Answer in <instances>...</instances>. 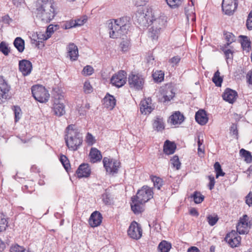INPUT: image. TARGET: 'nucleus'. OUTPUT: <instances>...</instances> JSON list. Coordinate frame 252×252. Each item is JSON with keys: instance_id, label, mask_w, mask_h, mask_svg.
Masks as SVG:
<instances>
[{"instance_id": "9b49d317", "label": "nucleus", "mask_w": 252, "mask_h": 252, "mask_svg": "<svg viewBox=\"0 0 252 252\" xmlns=\"http://www.w3.org/2000/svg\"><path fill=\"white\" fill-rule=\"evenodd\" d=\"M129 237L134 240H139L142 236V229L140 225L135 221H133L127 230Z\"/></svg>"}, {"instance_id": "c9c22d12", "label": "nucleus", "mask_w": 252, "mask_h": 252, "mask_svg": "<svg viewBox=\"0 0 252 252\" xmlns=\"http://www.w3.org/2000/svg\"><path fill=\"white\" fill-rule=\"evenodd\" d=\"M150 179L154 183V186L158 189H160L163 185V180L161 178L156 176H150Z\"/></svg>"}, {"instance_id": "1a4fd4ad", "label": "nucleus", "mask_w": 252, "mask_h": 252, "mask_svg": "<svg viewBox=\"0 0 252 252\" xmlns=\"http://www.w3.org/2000/svg\"><path fill=\"white\" fill-rule=\"evenodd\" d=\"M126 72L124 70H120L112 76L110 83L113 86L120 88L126 83Z\"/></svg>"}, {"instance_id": "72a5a7b5", "label": "nucleus", "mask_w": 252, "mask_h": 252, "mask_svg": "<svg viewBox=\"0 0 252 252\" xmlns=\"http://www.w3.org/2000/svg\"><path fill=\"white\" fill-rule=\"evenodd\" d=\"M240 156L244 158V160L248 163H250L252 162V156L251 153L244 149L240 150L239 152Z\"/></svg>"}, {"instance_id": "37998d69", "label": "nucleus", "mask_w": 252, "mask_h": 252, "mask_svg": "<svg viewBox=\"0 0 252 252\" xmlns=\"http://www.w3.org/2000/svg\"><path fill=\"white\" fill-rule=\"evenodd\" d=\"M167 4L172 8H176L180 6L183 0H165Z\"/></svg>"}, {"instance_id": "423d86ee", "label": "nucleus", "mask_w": 252, "mask_h": 252, "mask_svg": "<svg viewBox=\"0 0 252 252\" xmlns=\"http://www.w3.org/2000/svg\"><path fill=\"white\" fill-rule=\"evenodd\" d=\"M154 191L152 188L147 186H144L139 189L135 196L136 198L139 199L141 203L144 204L153 198Z\"/></svg>"}, {"instance_id": "39448f33", "label": "nucleus", "mask_w": 252, "mask_h": 252, "mask_svg": "<svg viewBox=\"0 0 252 252\" xmlns=\"http://www.w3.org/2000/svg\"><path fill=\"white\" fill-rule=\"evenodd\" d=\"M32 93L34 99L40 103L47 102L50 94L47 90L42 85H36L32 88Z\"/></svg>"}, {"instance_id": "412c9836", "label": "nucleus", "mask_w": 252, "mask_h": 252, "mask_svg": "<svg viewBox=\"0 0 252 252\" xmlns=\"http://www.w3.org/2000/svg\"><path fill=\"white\" fill-rule=\"evenodd\" d=\"M52 110L55 115L61 117L65 113V105L63 103L61 102L59 100H56L54 103Z\"/></svg>"}, {"instance_id": "2eb2a0df", "label": "nucleus", "mask_w": 252, "mask_h": 252, "mask_svg": "<svg viewBox=\"0 0 252 252\" xmlns=\"http://www.w3.org/2000/svg\"><path fill=\"white\" fill-rule=\"evenodd\" d=\"M103 217L102 214L97 211L93 212L88 220V223L92 227H96L100 225L102 223Z\"/></svg>"}, {"instance_id": "393cba45", "label": "nucleus", "mask_w": 252, "mask_h": 252, "mask_svg": "<svg viewBox=\"0 0 252 252\" xmlns=\"http://www.w3.org/2000/svg\"><path fill=\"white\" fill-rule=\"evenodd\" d=\"M116 100L115 97L107 94L103 98V105L105 108L109 110H112L115 106Z\"/></svg>"}, {"instance_id": "7ed1b4c3", "label": "nucleus", "mask_w": 252, "mask_h": 252, "mask_svg": "<svg viewBox=\"0 0 252 252\" xmlns=\"http://www.w3.org/2000/svg\"><path fill=\"white\" fill-rule=\"evenodd\" d=\"M110 24V37L112 38H117L127 33L131 23L130 18L126 16L114 20V22H111Z\"/></svg>"}, {"instance_id": "7c9ffc66", "label": "nucleus", "mask_w": 252, "mask_h": 252, "mask_svg": "<svg viewBox=\"0 0 252 252\" xmlns=\"http://www.w3.org/2000/svg\"><path fill=\"white\" fill-rule=\"evenodd\" d=\"M152 77L155 82L160 83L164 80V73L161 70H153Z\"/></svg>"}, {"instance_id": "69168bd1", "label": "nucleus", "mask_w": 252, "mask_h": 252, "mask_svg": "<svg viewBox=\"0 0 252 252\" xmlns=\"http://www.w3.org/2000/svg\"><path fill=\"white\" fill-rule=\"evenodd\" d=\"M246 203L251 206L252 205V192H250L246 197Z\"/></svg>"}, {"instance_id": "3c124183", "label": "nucleus", "mask_w": 252, "mask_h": 252, "mask_svg": "<svg viewBox=\"0 0 252 252\" xmlns=\"http://www.w3.org/2000/svg\"><path fill=\"white\" fill-rule=\"evenodd\" d=\"M37 39L38 40V42H43L45 40H47L49 38V35H48L47 33L45 32H39L37 33Z\"/></svg>"}, {"instance_id": "e433bc0d", "label": "nucleus", "mask_w": 252, "mask_h": 252, "mask_svg": "<svg viewBox=\"0 0 252 252\" xmlns=\"http://www.w3.org/2000/svg\"><path fill=\"white\" fill-rule=\"evenodd\" d=\"M212 81L217 87H220L223 81V79L220 76V72L217 70L214 74L212 78Z\"/></svg>"}, {"instance_id": "a878e982", "label": "nucleus", "mask_w": 252, "mask_h": 252, "mask_svg": "<svg viewBox=\"0 0 252 252\" xmlns=\"http://www.w3.org/2000/svg\"><path fill=\"white\" fill-rule=\"evenodd\" d=\"M176 148V145L175 142L167 140L164 142L163 151L165 155H172L175 152Z\"/></svg>"}, {"instance_id": "a19ab883", "label": "nucleus", "mask_w": 252, "mask_h": 252, "mask_svg": "<svg viewBox=\"0 0 252 252\" xmlns=\"http://www.w3.org/2000/svg\"><path fill=\"white\" fill-rule=\"evenodd\" d=\"M170 162L173 167L175 168L176 170H179L181 167V163L179 160L178 156H174L170 159Z\"/></svg>"}, {"instance_id": "a18cd8bd", "label": "nucleus", "mask_w": 252, "mask_h": 252, "mask_svg": "<svg viewBox=\"0 0 252 252\" xmlns=\"http://www.w3.org/2000/svg\"><path fill=\"white\" fill-rule=\"evenodd\" d=\"M27 250L23 246L18 245V244L13 245L10 247V252H26Z\"/></svg>"}, {"instance_id": "0e129e2a", "label": "nucleus", "mask_w": 252, "mask_h": 252, "mask_svg": "<svg viewBox=\"0 0 252 252\" xmlns=\"http://www.w3.org/2000/svg\"><path fill=\"white\" fill-rule=\"evenodd\" d=\"M76 22V26H80L83 25L87 21V19L85 18H81L76 20H74Z\"/></svg>"}, {"instance_id": "052dcab7", "label": "nucleus", "mask_w": 252, "mask_h": 252, "mask_svg": "<svg viewBox=\"0 0 252 252\" xmlns=\"http://www.w3.org/2000/svg\"><path fill=\"white\" fill-rule=\"evenodd\" d=\"M35 185L32 182H29L23 187V189H27L28 192H31L34 190V187Z\"/></svg>"}, {"instance_id": "c756f323", "label": "nucleus", "mask_w": 252, "mask_h": 252, "mask_svg": "<svg viewBox=\"0 0 252 252\" xmlns=\"http://www.w3.org/2000/svg\"><path fill=\"white\" fill-rule=\"evenodd\" d=\"M8 226V218L4 214L0 213V233L4 232Z\"/></svg>"}, {"instance_id": "f3484780", "label": "nucleus", "mask_w": 252, "mask_h": 252, "mask_svg": "<svg viewBox=\"0 0 252 252\" xmlns=\"http://www.w3.org/2000/svg\"><path fill=\"white\" fill-rule=\"evenodd\" d=\"M154 109L151 98H146L141 101L140 104V110L142 114L144 115L149 114Z\"/></svg>"}, {"instance_id": "774afa93", "label": "nucleus", "mask_w": 252, "mask_h": 252, "mask_svg": "<svg viewBox=\"0 0 252 252\" xmlns=\"http://www.w3.org/2000/svg\"><path fill=\"white\" fill-rule=\"evenodd\" d=\"M247 82L249 84L252 85V69L250 70L246 76Z\"/></svg>"}, {"instance_id": "4468645a", "label": "nucleus", "mask_w": 252, "mask_h": 252, "mask_svg": "<svg viewBox=\"0 0 252 252\" xmlns=\"http://www.w3.org/2000/svg\"><path fill=\"white\" fill-rule=\"evenodd\" d=\"M10 90V86L2 77H0V103L8 98Z\"/></svg>"}, {"instance_id": "20e7f679", "label": "nucleus", "mask_w": 252, "mask_h": 252, "mask_svg": "<svg viewBox=\"0 0 252 252\" xmlns=\"http://www.w3.org/2000/svg\"><path fill=\"white\" fill-rule=\"evenodd\" d=\"M73 125H69L65 129V141L69 149L76 151L82 144V137Z\"/></svg>"}, {"instance_id": "4c0bfd02", "label": "nucleus", "mask_w": 252, "mask_h": 252, "mask_svg": "<svg viewBox=\"0 0 252 252\" xmlns=\"http://www.w3.org/2000/svg\"><path fill=\"white\" fill-rule=\"evenodd\" d=\"M191 197L193 198L194 202L196 204L201 203L204 199V196L197 191H194Z\"/></svg>"}, {"instance_id": "dca6fc26", "label": "nucleus", "mask_w": 252, "mask_h": 252, "mask_svg": "<svg viewBox=\"0 0 252 252\" xmlns=\"http://www.w3.org/2000/svg\"><path fill=\"white\" fill-rule=\"evenodd\" d=\"M19 71L24 76L29 75L32 72V63L27 60H22L19 62Z\"/></svg>"}, {"instance_id": "f8f14e48", "label": "nucleus", "mask_w": 252, "mask_h": 252, "mask_svg": "<svg viewBox=\"0 0 252 252\" xmlns=\"http://www.w3.org/2000/svg\"><path fill=\"white\" fill-rule=\"evenodd\" d=\"M225 240L231 247L235 248L240 245L241 237L237 232L232 230L227 234Z\"/></svg>"}, {"instance_id": "e2e57ef3", "label": "nucleus", "mask_w": 252, "mask_h": 252, "mask_svg": "<svg viewBox=\"0 0 252 252\" xmlns=\"http://www.w3.org/2000/svg\"><path fill=\"white\" fill-rule=\"evenodd\" d=\"M226 59H232L233 52L230 49L223 50Z\"/></svg>"}, {"instance_id": "49530a36", "label": "nucleus", "mask_w": 252, "mask_h": 252, "mask_svg": "<svg viewBox=\"0 0 252 252\" xmlns=\"http://www.w3.org/2000/svg\"><path fill=\"white\" fill-rule=\"evenodd\" d=\"M85 142L89 146H92L95 143V139L91 133L88 132L85 137Z\"/></svg>"}, {"instance_id": "f704fd0d", "label": "nucleus", "mask_w": 252, "mask_h": 252, "mask_svg": "<svg viewBox=\"0 0 252 252\" xmlns=\"http://www.w3.org/2000/svg\"><path fill=\"white\" fill-rule=\"evenodd\" d=\"M223 35L224 38L226 41V43L224 45V47L225 48L235 41V36L232 33L225 32L223 33Z\"/></svg>"}, {"instance_id": "58836bf2", "label": "nucleus", "mask_w": 252, "mask_h": 252, "mask_svg": "<svg viewBox=\"0 0 252 252\" xmlns=\"http://www.w3.org/2000/svg\"><path fill=\"white\" fill-rule=\"evenodd\" d=\"M219 218L218 216L214 214L213 215H209L207 217V220L209 224L211 226L215 225L219 220Z\"/></svg>"}, {"instance_id": "4be33fe9", "label": "nucleus", "mask_w": 252, "mask_h": 252, "mask_svg": "<svg viewBox=\"0 0 252 252\" xmlns=\"http://www.w3.org/2000/svg\"><path fill=\"white\" fill-rule=\"evenodd\" d=\"M131 208L135 214H138L143 211L144 203H141L139 199L136 198L134 196L131 198Z\"/></svg>"}, {"instance_id": "b1692460", "label": "nucleus", "mask_w": 252, "mask_h": 252, "mask_svg": "<svg viewBox=\"0 0 252 252\" xmlns=\"http://www.w3.org/2000/svg\"><path fill=\"white\" fill-rule=\"evenodd\" d=\"M89 156L91 162L94 163L100 161L102 158L100 151L96 148L91 149Z\"/></svg>"}, {"instance_id": "2f4dec72", "label": "nucleus", "mask_w": 252, "mask_h": 252, "mask_svg": "<svg viewBox=\"0 0 252 252\" xmlns=\"http://www.w3.org/2000/svg\"><path fill=\"white\" fill-rule=\"evenodd\" d=\"M13 44L19 52L22 53L24 51L25 49V41L21 37H16L14 41Z\"/></svg>"}, {"instance_id": "c03bdc74", "label": "nucleus", "mask_w": 252, "mask_h": 252, "mask_svg": "<svg viewBox=\"0 0 252 252\" xmlns=\"http://www.w3.org/2000/svg\"><path fill=\"white\" fill-rule=\"evenodd\" d=\"M130 46V40L128 39H126L125 40H123L121 43H120V47L121 50L123 52L127 51Z\"/></svg>"}, {"instance_id": "8fccbe9b", "label": "nucleus", "mask_w": 252, "mask_h": 252, "mask_svg": "<svg viewBox=\"0 0 252 252\" xmlns=\"http://www.w3.org/2000/svg\"><path fill=\"white\" fill-rule=\"evenodd\" d=\"M13 110L14 111L15 121L17 122L21 118V109L19 106H14Z\"/></svg>"}, {"instance_id": "aec40b11", "label": "nucleus", "mask_w": 252, "mask_h": 252, "mask_svg": "<svg viewBox=\"0 0 252 252\" xmlns=\"http://www.w3.org/2000/svg\"><path fill=\"white\" fill-rule=\"evenodd\" d=\"M185 117L183 114L180 111H175L169 117L168 122L172 125H179L182 124L184 121Z\"/></svg>"}, {"instance_id": "338daca9", "label": "nucleus", "mask_w": 252, "mask_h": 252, "mask_svg": "<svg viewBox=\"0 0 252 252\" xmlns=\"http://www.w3.org/2000/svg\"><path fill=\"white\" fill-rule=\"evenodd\" d=\"M54 27L52 25H49L47 28L45 32L47 33L48 35H49V38L51 36L54 32Z\"/></svg>"}, {"instance_id": "79ce46f5", "label": "nucleus", "mask_w": 252, "mask_h": 252, "mask_svg": "<svg viewBox=\"0 0 252 252\" xmlns=\"http://www.w3.org/2000/svg\"><path fill=\"white\" fill-rule=\"evenodd\" d=\"M60 160L65 169L67 171L70 168V164L67 158L63 155L60 156Z\"/></svg>"}, {"instance_id": "bb28decb", "label": "nucleus", "mask_w": 252, "mask_h": 252, "mask_svg": "<svg viewBox=\"0 0 252 252\" xmlns=\"http://www.w3.org/2000/svg\"><path fill=\"white\" fill-rule=\"evenodd\" d=\"M196 121L201 125H205L208 121L206 112L203 109L198 110L195 114Z\"/></svg>"}, {"instance_id": "cd10ccee", "label": "nucleus", "mask_w": 252, "mask_h": 252, "mask_svg": "<svg viewBox=\"0 0 252 252\" xmlns=\"http://www.w3.org/2000/svg\"><path fill=\"white\" fill-rule=\"evenodd\" d=\"M153 127L157 131H162L165 129V124L163 118L157 116L153 122Z\"/></svg>"}, {"instance_id": "de8ad7c7", "label": "nucleus", "mask_w": 252, "mask_h": 252, "mask_svg": "<svg viewBox=\"0 0 252 252\" xmlns=\"http://www.w3.org/2000/svg\"><path fill=\"white\" fill-rule=\"evenodd\" d=\"M0 51L4 55L7 56L10 52V49L8 48V45L4 42H1L0 43Z\"/></svg>"}, {"instance_id": "864d4df0", "label": "nucleus", "mask_w": 252, "mask_h": 252, "mask_svg": "<svg viewBox=\"0 0 252 252\" xmlns=\"http://www.w3.org/2000/svg\"><path fill=\"white\" fill-rule=\"evenodd\" d=\"M203 139H200V136H198L197 145H198V153H203L204 152V146L203 145Z\"/></svg>"}, {"instance_id": "5701e85b", "label": "nucleus", "mask_w": 252, "mask_h": 252, "mask_svg": "<svg viewBox=\"0 0 252 252\" xmlns=\"http://www.w3.org/2000/svg\"><path fill=\"white\" fill-rule=\"evenodd\" d=\"M67 54L71 61L77 60L79 54L77 46L73 43H70L67 47Z\"/></svg>"}, {"instance_id": "5fc2aeb1", "label": "nucleus", "mask_w": 252, "mask_h": 252, "mask_svg": "<svg viewBox=\"0 0 252 252\" xmlns=\"http://www.w3.org/2000/svg\"><path fill=\"white\" fill-rule=\"evenodd\" d=\"M246 26L249 30H252V10L248 15L246 21Z\"/></svg>"}, {"instance_id": "4d7b16f0", "label": "nucleus", "mask_w": 252, "mask_h": 252, "mask_svg": "<svg viewBox=\"0 0 252 252\" xmlns=\"http://www.w3.org/2000/svg\"><path fill=\"white\" fill-rule=\"evenodd\" d=\"M94 72V68L90 65H87L83 68V73L85 75H91Z\"/></svg>"}, {"instance_id": "6e6552de", "label": "nucleus", "mask_w": 252, "mask_h": 252, "mask_svg": "<svg viewBox=\"0 0 252 252\" xmlns=\"http://www.w3.org/2000/svg\"><path fill=\"white\" fill-rule=\"evenodd\" d=\"M128 82L130 88L140 90L143 87L145 80L141 75L132 73L129 75Z\"/></svg>"}, {"instance_id": "473e14b6", "label": "nucleus", "mask_w": 252, "mask_h": 252, "mask_svg": "<svg viewBox=\"0 0 252 252\" xmlns=\"http://www.w3.org/2000/svg\"><path fill=\"white\" fill-rule=\"evenodd\" d=\"M171 248V243L165 240H162L158 246V250L160 252H169Z\"/></svg>"}, {"instance_id": "ddd939ff", "label": "nucleus", "mask_w": 252, "mask_h": 252, "mask_svg": "<svg viewBox=\"0 0 252 252\" xmlns=\"http://www.w3.org/2000/svg\"><path fill=\"white\" fill-rule=\"evenodd\" d=\"M237 7V0H222V9L226 15H232Z\"/></svg>"}, {"instance_id": "f257e3e1", "label": "nucleus", "mask_w": 252, "mask_h": 252, "mask_svg": "<svg viewBox=\"0 0 252 252\" xmlns=\"http://www.w3.org/2000/svg\"><path fill=\"white\" fill-rule=\"evenodd\" d=\"M150 14L152 15L150 13H148V14L138 13L136 15L137 21L140 25L149 24L151 23L149 28V36L153 40H157L160 31L165 27L166 20L164 16H159L154 19L150 18Z\"/></svg>"}, {"instance_id": "09e8293b", "label": "nucleus", "mask_w": 252, "mask_h": 252, "mask_svg": "<svg viewBox=\"0 0 252 252\" xmlns=\"http://www.w3.org/2000/svg\"><path fill=\"white\" fill-rule=\"evenodd\" d=\"M174 96V94L171 90H166L165 94H163V101H168Z\"/></svg>"}, {"instance_id": "13d9d810", "label": "nucleus", "mask_w": 252, "mask_h": 252, "mask_svg": "<svg viewBox=\"0 0 252 252\" xmlns=\"http://www.w3.org/2000/svg\"><path fill=\"white\" fill-rule=\"evenodd\" d=\"M64 28L65 29H69L72 28L76 27V22L74 20H71L69 21H67L64 25Z\"/></svg>"}, {"instance_id": "6e6d98bb", "label": "nucleus", "mask_w": 252, "mask_h": 252, "mask_svg": "<svg viewBox=\"0 0 252 252\" xmlns=\"http://www.w3.org/2000/svg\"><path fill=\"white\" fill-rule=\"evenodd\" d=\"M84 91L86 94H90L93 91V88L89 81L85 82L83 87Z\"/></svg>"}, {"instance_id": "9d476101", "label": "nucleus", "mask_w": 252, "mask_h": 252, "mask_svg": "<svg viewBox=\"0 0 252 252\" xmlns=\"http://www.w3.org/2000/svg\"><path fill=\"white\" fill-rule=\"evenodd\" d=\"M252 224L249 217L247 215L241 217L236 226L237 231L240 234L247 233Z\"/></svg>"}, {"instance_id": "680f3d73", "label": "nucleus", "mask_w": 252, "mask_h": 252, "mask_svg": "<svg viewBox=\"0 0 252 252\" xmlns=\"http://www.w3.org/2000/svg\"><path fill=\"white\" fill-rule=\"evenodd\" d=\"M208 178L209 180V183L208 184V186L209 187V189L210 190H212V189H214L216 183L215 178L212 175L208 176Z\"/></svg>"}, {"instance_id": "0eeeda50", "label": "nucleus", "mask_w": 252, "mask_h": 252, "mask_svg": "<svg viewBox=\"0 0 252 252\" xmlns=\"http://www.w3.org/2000/svg\"><path fill=\"white\" fill-rule=\"evenodd\" d=\"M103 164L107 172L112 175L118 172L121 163L117 160L104 157L103 159Z\"/></svg>"}, {"instance_id": "ea45409f", "label": "nucleus", "mask_w": 252, "mask_h": 252, "mask_svg": "<svg viewBox=\"0 0 252 252\" xmlns=\"http://www.w3.org/2000/svg\"><path fill=\"white\" fill-rule=\"evenodd\" d=\"M215 171L216 173V178H218L220 176H224L225 173L223 172L221 165L219 162H216L214 165Z\"/></svg>"}, {"instance_id": "6ab92c4d", "label": "nucleus", "mask_w": 252, "mask_h": 252, "mask_svg": "<svg viewBox=\"0 0 252 252\" xmlns=\"http://www.w3.org/2000/svg\"><path fill=\"white\" fill-rule=\"evenodd\" d=\"M237 96V92L229 88L226 89L222 95L223 100L230 103H234Z\"/></svg>"}, {"instance_id": "c85d7f7f", "label": "nucleus", "mask_w": 252, "mask_h": 252, "mask_svg": "<svg viewBox=\"0 0 252 252\" xmlns=\"http://www.w3.org/2000/svg\"><path fill=\"white\" fill-rule=\"evenodd\" d=\"M240 42L243 50L249 52L251 49V42L250 39L245 35H240Z\"/></svg>"}, {"instance_id": "603ef678", "label": "nucleus", "mask_w": 252, "mask_h": 252, "mask_svg": "<svg viewBox=\"0 0 252 252\" xmlns=\"http://www.w3.org/2000/svg\"><path fill=\"white\" fill-rule=\"evenodd\" d=\"M181 61V57L179 56H174L169 60V63L172 66L177 65Z\"/></svg>"}, {"instance_id": "f03ea898", "label": "nucleus", "mask_w": 252, "mask_h": 252, "mask_svg": "<svg viewBox=\"0 0 252 252\" xmlns=\"http://www.w3.org/2000/svg\"><path fill=\"white\" fill-rule=\"evenodd\" d=\"M37 15L42 21L49 22L55 16L54 2L52 0H37L35 3Z\"/></svg>"}, {"instance_id": "bf43d9fd", "label": "nucleus", "mask_w": 252, "mask_h": 252, "mask_svg": "<svg viewBox=\"0 0 252 252\" xmlns=\"http://www.w3.org/2000/svg\"><path fill=\"white\" fill-rule=\"evenodd\" d=\"M148 0H131L132 3L136 6H142L145 5Z\"/></svg>"}, {"instance_id": "a211bd4d", "label": "nucleus", "mask_w": 252, "mask_h": 252, "mask_svg": "<svg viewBox=\"0 0 252 252\" xmlns=\"http://www.w3.org/2000/svg\"><path fill=\"white\" fill-rule=\"evenodd\" d=\"M91 173V168L88 163L81 164L76 171V174L79 178L88 177Z\"/></svg>"}]
</instances>
